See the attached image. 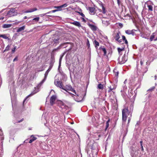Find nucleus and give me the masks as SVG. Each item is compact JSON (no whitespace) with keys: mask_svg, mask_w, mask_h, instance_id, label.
Here are the masks:
<instances>
[{"mask_svg":"<svg viewBox=\"0 0 157 157\" xmlns=\"http://www.w3.org/2000/svg\"><path fill=\"white\" fill-rule=\"evenodd\" d=\"M122 119L123 121L125 122L130 112H129L128 108H125L122 109Z\"/></svg>","mask_w":157,"mask_h":157,"instance_id":"obj_1","label":"nucleus"},{"mask_svg":"<svg viewBox=\"0 0 157 157\" xmlns=\"http://www.w3.org/2000/svg\"><path fill=\"white\" fill-rule=\"evenodd\" d=\"M52 67V66L51 65L49 67L48 69L46 71L45 75H44V79L37 86V88L39 89L40 87L41 86L43 83L45 82V81L47 77L48 74V72H49L51 69Z\"/></svg>","mask_w":157,"mask_h":157,"instance_id":"obj_2","label":"nucleus"},{"mask_svg":"<svg viewBox=\"0 0 157 157\" xmlns=\"http://www.w3.org/2000/svg\"><path fill=\"white\" fill-rule=\"evenodd\" d=\"M127 60V56L125 53L123 56L120 55L118 58V62L120 64L124 63Z\"/></svg>","mask_w":157,"mask_h":157,"instance_id":"obj_3","label":"nucleus"},{"mask_svg":"<svg viewBox=\"0 0 157 157\" xmlns=\"http://www.w3.org/2000/svg\"><path fill=\"white\" fill-rule=\"evenodd\" d=\"M72 94L74 96V99L76 101L79 102L82 100L83 96L82 94L76 93V94Z\"/></svg>","mask_w":157,"mask_h":157,"instance_id":"obj_4","label":"nucleus"},{"mask_svg":"<svg viewBox=\"0 0 157 157\" xmlns=\"http://www.w3.org/2000/svg\"><path fill=\"white\" fill-rule=\"evenodd\" d=\"M17 12L14 8L11 9L7 13V16L8 17L14 16L17 15Z\"/></svg>","mask_w":157,"mask_h":157,"instance_id":"obj_5","label":"nucleus"},{"mask_svg":"<svg viewBox=\"0 0 157 157\" xmlns=\"http://www.w3.org/2000/svg\"><path fill=\"white\" fill-rule=\"evenodd\" d=\"M62 89L65 90L67 92V90H70L73 92L75 94H76V92L75 90L72 88V86L70 85H68L66 86H63V89Z\"/></svg>","mask_w":157,"mask_h":157,"instance_id":"obj_6","label":"nucleus"},{"mask_svg":"<svg viewBox=\"0 0 157 157\" xmlns=\"http://www.w3.org/2000/svg\"><path fill=\"white\" fill-rule=\"evenodd\" d=\"M61 40L60 37L58 36H56L52 39V41L51 43V44L53 45L56 46L60 42Z\"/></svg>","mask_w":157,"mask_h":157,"instance_id":"obj_7","label":"nucleus"},{"mask_svg":"<svg viewBox=\"0 0 157 157\" xmlns=\"http://www.w3.org/2000/svg\"><path fill=\"white\" fill-rule=\"evenodd\" d=\"M54 84L57 87L63 89V85L62 82L59 81V79H56L54 81Z\"/></svg>","mask_w":157,"mask_h":157,"instance_id":"obj_8","label":"nucleus"},{"mask_svg":"<svg viewBox=\"0 0 157 157\" xmlns=\"http://www.w3.org/2000/svg\"><path fill=\"white\" fill-rule=\"evenodd\" d=\"M120 32H118L116 33H115L114 36V39L115 40L119 43H121L122 41V39H119L120 36Z\"/></svg>","mask_w":157,"mask_h":157,"instance_id":"obj_9","label":"nucleus"},{"mask_svg":"<svg viewBox=\"0 0 157 157\" xmlns=\"http://www.w3.org/2000/svg\"><path fill=\"white\" fill-rule=\"evenodd\" d=\"M116 86L112 84L111 86H108L109 90H108V92L109 93L111 91L113 92V90L115 89Z\"/></svg>","mask_w":157,"mask_h":157,"instance_id":"obj_10","label":"nucleus"},{"mask_svg":"<svg viewBox=\"0 0 157 157\" xmlns=\"http://www.w3.org/2000/svg\"><path fill=\"white\" fill-rule=\"evenodd\" d=\"M56 98V96L54 95H52L51 97L50 101V103L51 105H52L54 104Z\"/></svg>","mask_w":157,"mask_h":157,"instance_id":"obj_11","label":"nucleus"},{"mask_svg":"<svg viewBox=\"0 0 157 157\" xmlns=\"http://www.w3.org/2000/svg\"><path fill=\"white\" fill-rule=\"evenodd\" d=\"M86 9L87 10L89 11L90 14H94V10H95V8L94 7H89L86 8Z\"/></svg>","mask_w":157,"mask_h":157,"instance_id":"obj_12","label":"nucleus"},{"mask_svg":"<svg viewBox=\"0 0 157 157\" xmlns=\"http://www.w3.org/2000/svg\"><path fill=\"white\" fill-rule=\"evenodd\" d=\"M67 5L66 3L62 5L58 6H55L54 7L55 8H57L59 10V11L61 10V9L63 8L66 7L67 6Z\"/></svg>","mask_w":157,"mask_h":157,"instance_id":"obj_13","label":"nucleus"},{"mask_svg":"<svg viewBox=\"0 0 157 157\" xmlns=\"http://www.w3.org/2000/svg\"><path fill=\"white\" fill-rule=\"evenodd\" d=\"M71 23L79 27L81 26L80 23L78 21H74L73 22H71Z\"/></svg>","mask_w":157,"mask_h":157,"instance_id":"obj_14","label":"nucleus"},{"mask_svg":"<svg viewBox=\"0 0 157 157\" xmlns=\"http://www.w3.org/2000/svg\"><path fill=\"white\" fill-rule=\"evenodd\" d=\"M135 30H128L125 31V33L128 34H132L133 35H134V31Z\"/></svg>","mask_w":157,"mask_h":157,"instance_id":"obj_15","label":"nucleus"},{"mask_svg":"<svg viewBox=\"0 0 157 157\" xmlns=\"http://www.w3.org/2000/svg\"><path fill=\"white\" fill-rule=\"evenodd\" d=\"M89 27L93 31H96L97 30V28L95 25H91V24H89L88 25Z\"/></svg>","mask_w":157,"mask_h":157,"instance_id":"obj_16","label":"nucleus"},{"mask_svg":"<svg viewBox=\"0 0 157 157\" xmlns=\"http://www.w3.org/2000/svg\"><path fill=\"white\" fill-rule=\"evenodd\" d=\"M25 29V26H23L22 27H21L19 28H18L17 30V32L18 33L21 32L23 30H24Z\"/></svg>","mask_w":157,"mask_h":157,"instance_id":"obj_17","label":"nucleus"},{"mask_svg":"<svg viewBox=\"0 0 157 157\" xmlns=\"http://www.w3.org/2000/svg\"><path fill=\"white\" fill-rule=\"evenodd\" d=\"M31 139L30 140L29 143H32L35 140H36L37 138L34 136L33 135H32L31 136Z\"/></svg>","mask_w":157,"mask_h":157,"instance_id":"obj_18","label":"nucleus"},{"mask_svg":"<svg viewBox=\"0 0 157 157\" xmlns=\"http://www.w3.org/2000/svg\"><path fill=\"white\" fill-rule=\"evenodd\" d=\"M12 26L11 24H4L2 25V28H8L11 27Z\"/></svg>","mask_w":157,"mask_h":157,"instance_id":"obj_19","label":"nucleus"},{"mask_svg":"<svg viewBox=\"0 0 157 157\" xmlns=\"http://www.w3.org/2000/svg\"><path fill=\"white\" fill-rule=\"evenodd\" d=\"M37 10V9L36 8L32 9L29 10H27V11H25V13H31L33 12L34 11H36Z\"/></svg>","mask_w":157,"mask_h":157,"instance_id":"obj_20","label":"nucleus"},{"mask_svg":"<svg viewBox=\"0 0 157 157\" xmlns=\"http://www.w3.org/2000/svg\"><path fill=\"white\" fill-rule=\"evenodd\" d=\"M98 88L99 89L103 90L104 88L103 85L101 83L98 84Z\"/></svg>","mask_w":157,"mask_h":157,"instance_id":"obj_21","label":"nucleus"},{"mask_svg":"<svg viewBox=\"0 0 157 157\" xmlns=\"http://www.w3.org/2000/svg\"><path fill=\"white\" fill-rule=\"evenodd\" d=\"M124 48H117V50L118 51V52H119V54L120 55H121V52L124 50Z\"/></svg>","mask_w":157,"mask_h":157,"instance_id":"obj_22","label":"nucleus"},{"mask_svg":"<svg viewBox=\"0 0 157 157\" xmlns=\"http://www.w3.org/2000/svg\"><path fill=\"white\" fill-rule=\"evenodd\" d=\"M94 44L96 48L98 47L99 46V43L96 40H95L94 42Z\"/></svg>","mask_w":157,"mask_h":157,"instance_id":"obj_23","label":"nucleus"},{"mask_svg":"<svg viewBox=\"0 0 157 157\" xmlns=\"http://www.w3.org/2000/svg\"><path fill=\"white\" fill-rule=\"evenodd\" d=\"M148 10L149 11H153V6L151 5H147Z\"/></svg>","mask_w":157,"mask_h":157,"instance_id":"obj_24","label":"nucleus"},{"mask_svg":"<svg viewBox=\"0 0 157 157\" xmlns=\"http://www.w3.org/2000/svg\"><path fill=\"white\" fill-rule=\"evenodd\" d=\"M155 33H153L152 34L150 38V40L151 41H152L153 39L154 38L155 36Z\"/></svg>","mask_w":157,"mask_h":157,"instance_id":"obj_25","label":"nucleus"},{"mask_svg":"<svg viewBox=\"0 0 157 157\" xmlns=\"http://www.w3.org/2000/svg\"><path fill=\"white\" fill-rule=\"evenodd\" d=\"M122 40L124 41L125 43L126 44H127L128 43V42L127 40L126 39L125 36H124L123 35L122 36Z\"/></svg>","mask_w":157,"mask_h":157,"instance_id":"obj_26","label":"nucleus"},{"mask_svg":"<svg viewBox=\"0 0 157 157\" xmlns=\"http://www.w3.org/2000/svg\"><path fill=\"white\" fill-rule=\"evenodd\" d=\"M102 23L104 24L105 26H107L109 25V21H102Z\"/></svg>","mask_w":157,"mask_h":157,"instance_id":"obj_27","label":"nucleus"},{"mask_svg":"<svg viewBox=\"0 0 157 157\" xmlns=\"http://www.w3.org/2000/svg\"><path fill=\"white\" fill-rule=\"evenodd\" d=\"M38 91H34V92H32L31 94H29V95L25 99V100H26V99L27 98L29 97V96H30L32 95H33V94H35L37 92H38Z\"/></svg>","mask_w":157,"mask_h":157,"instance_id":"obj_28","label":"nucleus"},{"mask_svg":"<svg viewBox=\"0 0 157 157\" xmlns=\"http://www.w3.org/2000/svg\"><path fill=\"white\" fill-rule=\"evenodd\" d=\"M40 19V18L39 17H37L33 18L32 20V21L33 22H37Z\"/></svg>","mask_w":157,"mask_h":157,"instance_id":"obj_29","label":"nucleus"},{"mask_svg":"<svg viewBox=\"0 0 157 157\" xmlns=\"http://www.w3.org/2000/svg\"><path fill=\"white\" fill-rule=\"evenodd\" d=\"M0 37H2L5 39H8V37L5 34L1 35H0Z\"/></svg>","mask_w":157,"mask_h":157,"instance_id":"obj_30","label":"nucleus"},{"mask_svg":"<svg viewBox=\"0 0 157 157\" xmlns=\"http://www.w3.org/2000/svg\"><path fill=\"white\" fill-rule=\"evenodd\" d=\"M102 13L104 14H105L106 13V11L105 7L102 6Z\"/></svg>","mask_w":157,"mask_h":157,"instance_id":"obj_31","label":"nucleus"},{"mask_svg":"<svg viewBox=\"0 0 157 157\" xmlns=\"http://www.w3.org/2000/svg\"><path fill=\"white\" fill-rule=\"evenodd\" d=\"M102 50L104 52V55L105 56L106 54V52L105 49V48H102Z\"/></svg>","mask_w":157,"mask_h":157,"instance_id":"obj_32","label":"nucleus"},{"mask_svg":"<svg viewBox=\"0 0 157 157\" xmlns=\"http://www.w3.org/2000/svg\"><path fill=\"white\" fill-rule=\"evenodd\" d=\"M67 43H63V44H60L58 48H57V49H59L63 47V46L65 44H67Z\"/></svg>","mask_w":157,"mask_h":157,"instance_id":"obj_33","label":"nucleus"},{"mask_svg":"<svg viewBox=\"0 0 157 157\" xmlns=\"http://www.w3.org/2000/svg\"><path fill=\"white\" fill-rule=\"evenodd\" d=\"M58 11H59V10H52L48 12V13H54Z\"/></svg>","mask_w":157,"mask_h":157,"instance_id":"obj_34","label":"nucleus"},{"mask_svg":"<svg viewBox=\"0 0 157 157\" xmlns=\"http://www.w3.org/2000/svg\"><path fill=\"white\" fill-rule=\"evenodd\" d=\"M77 12L79 13V14L82 17H85V15L82 13L81 12Z\"/></svg>","mask_w":157,"mask_h":157,"instance_id":"obj_35","label":"nucleus"},{"mask_svg":"<svg viewBox=\"0 0 157 157\" xmlns=\"http://www.w3.org/2000/svg\"><path fill=\"white\" fill-rule=\"evenodd\" d=\"M154 89H155V87L153 86V87H151V88H150L148 90V91H153L154 90Z\"/></svg>","mask_w":157,"mask_h":157,"instance_id":"obj_36","label":"nucleus"},{"mask_svg":"<svg viewBox=\"0 0 157 157\" xmlns=\"http://www.w3.org/2000/svg\"><path fill=\"white\" fill-rule=\"evenodd\" d=\"M10 46L9 45H8L6 48L5 49L4 51V52L8 51L10 48Z\"/></svg>","mask_w":157,"mask_h":157,"instance_id":"obj_37","label":"nucleus"},{"mask_svg":"<svg viewBox=\"0 0 157 157\" xmlns=\"http://www.w3.org/2000/svg\"><path fill=\"white\" fill-rule=\"evenodd\" d=\"M133 92L132 90H131L129 92V95L131 97V95H132V93Z\"/></svg>","mask_w":157,"mask_h":157,"instance_id":"obj_38","label":"nucleus"},{"mask_svg":"<svg viewBox=\"0 0 157 157\" xmlns=\"http://www.w3.org/2000/svg\"><path fill=\"white\" fill-rule=\"evenodd\" d=\"M118 74L119 72L118 71L115 73V75L117 78L118 77Z\"/></svg>","mask_w":157,"mask_h":157,"instance_id":"obj_39","label":"nucleus"},{"mask_svg":"<svg viewBox=\"0 0 157 157\" xmlns=\"http://www.w3.org/2000/svg\"><path fill=\"white\" fill-rule=\"evenodd\" d=\"M87 45L88 47H89L90 46V44L89 41L88 39H87Z\"/></svg>","mask_w":157,"mask_h":157,"instance_id":"obj_40","label":"nucleus"},{"mask_svg":"<svg viewBox=\"0 0 157 157\" xmlns=\"http://www.w3.org/2000/svg\"><path fill=\"white\" fill-rule=\"evenodd\" d=\"M35 75H36V73H35L34 74V76L33 77H32V76H31V77H30L31 79H32V80L34 78Z\"/></svg>","mask_w":157,"mask_h":157,"instance_id":"obj_41","label":"nucleus"},{"mask_svg":"<svg viewBox=\"0 0 157 157\" xmlns=\"http://www.w3.org/2000/svg\"><path fill=\"white\" fill-rule=\"evenodd\" d=\"M15 49H16L15 47H14L13 49H12V53H14V52L15 51Z\"/></svg>","mask_w":157,"mask_h":157,"instance_id":"obj_42","label":"nucleus"},{"mask_svg":"<svg viewBox=\"0 0 157 157\" xmlns=\"http://www.w3.org/2000/svg\"><path fill=\"white\" fill-rule=\"evenodd\" d=\"M2 131L1 129L0 128V136H2Z\"/></svg>","mask_w":157,"mask_h":157,"instance_id":"obj_43","label":"nucleus"},{"mask_svg":"<svg viewBox=\"0 0 157 157\" xmlns=\"http://www.w3.org/2000/svg\"><path fill=\"white\" fill-rule=\"evenodd\" d=\"M17 60V57H16L13 60V62H15Z\"/></svg>","mask_w":157,"mask_h":157,"instance_id":"obj_44","label":"nucleus"},{"mask_svg":"<svg viewBox=\"0 0 157 157\" xmlns=\"http://www.w3.org/2000/svg\"><path fill=\"white\" fill-rule=\"evenodd\" d=\"M106 128H107L109 127V123H108V121H107L106 122Z\"/></svg>","mask_w":157,"mask_h":157,"instance_id":"obj_45","label":"nucleus"},{"mask_svg":"<svg viewBox=\"0 0 157 157\" xmlns=\"http://www.w3.org/2000/svg\"><path fill=\"white\" fill-rule=\"evenodd\" d=\"M61 59H62V57H61L59 60V65H60L61 64Z\"/></svg>","mask_w":157,"mask_h":157,"instance_id":"obj_46","label":"nucleus"},{"mask_svg":"<svg viewBox=\"0 0 157 157\" xmlns=\"http://www.w3.org/2000/svg\"><path fill=\"white\" fill-rule=\"evenodd\" d=\"M48 12H47V13H45L42 14H41L40 15H41V16H44V15H46V14H48Z\"/></svg>","mask_w":157,"mask_h":157,"instance_id":"obj_47","label":"nucleus"},{"mask_svg":"<svg viewBox=\"0 0 157 157\" xmlns=\"http://www.w3.org/2000/svg\"><path fill=\"white\" fill-rule=\"evenodd\" d=\"M140 63L141 65H142L143 64V62L142 60H141L140 61Z\"/></svg>","mask_w":157,"mask_h":157,"instance_id":"obj_48","label":"nucleus"},{"mask_svg":"<svg viewBox=\"0 0 157 157\" xmlns=\"http://www.w3.org/2000/svg\"><path fill=\"white\" fill-rule=\"evenodd\" d=\"M117 0V3L118 4V5H119L120 3V0Z\"/></svg>","mask_w":157,"mask_h":157,"instance_id":"obj_49","label":"nucleus"},{"mask_svg":"<svg viewBox=\"0 0 157 157\" xmlns=\"http://www.w3.org/2000/svg\"><path fill=\"white\" fill-rule=\"evenodd\" d=\"M131 120V118L130 117H128V123Z\"/></svg>","mask_w":157,"mask_h":157,"instance_id":"obj_50","label":"nucleus"},{"mask_svg":"<svg viewBox=\"0 0 157 157\" xmlns=\"http://www.w3.org/2000/svg\"><path fill=\"white\" fill-rule=\"evenodd\" d=\"M119 25L120 26H121V27H122V26H123L122 24L121 23L119 24Z\"/></svg>","mask_w":157,"mask_h":157,"instance_id":"obj_51","label":"nucleus"},{"mask_svg":"<svg viewBox=\"0 0 157 157\" xmlns=\"http://www.w3.org/2000/svg\"><path fill=\"white\" fill-rule=\"evenodd\" d=\"M141 147L142 150V151H143L144 148H143V146L142 145H141Z\"/></svg>","mask_w":157,"mask_h":157,"instance_id":"obj_52","label":"nucleus"},{"mask_svg":"<svg viewBox=\"0 0 157 157\" xmlns=\"http://www.w3.org/2000/svg\"><path fill=\"white\" fill-rule=\"evenodd\" d=\"M140 145H142V141H140Z\"/></svg>","mask_w":157,"mask_h":157,"instance_id":"obj_53","label":"nucleus"},{"mask_svg":"<svg viewBox=\"0 0 157 157\" xmlns=\"http://www.w3.org/2000/svg\"><path fill=\"white\" fill-rule=\"evenodd\" d=\"M27 18V17L26 16H25L24 17V19H26Z\"/></svg>","mask_w":157,"mask_h":157,"instance_id":"obj_54","label":"nucleus"},{"mask_svg":"<svg viewBox=\"0 0 157 157\" xmlns=\"http://www.w3.org/2000/svg\"><path fill=\"white\" fill-rule=\"evenodd\" d=\"M4 17H1L0 18V20H3V19Z\"/></svg>","mask_w":157,"mask_h":157,"instance_id":"obj_55","label":"nucleus"},{"mask_svg":"<svg viewBox=\"0 0 157 157\" xmlns=\"http://www.w3.org/2000/svg\"><path fill=\"white\" fill-rule=\"evenodd\" d=\"M127 81V79H126V80L124 81V83H126V82Z\"/></svg>","mask_w":157,"mask_h":157,"instance_id":"obj_56","label":"nucleus"},{"mask_svg":"<svg viewBox=\"0 0 157 157\" xmlns=\"http://www.w3.org/2000/svg\"><path fill=\"white\" fill-rule=\"evenodd\" d=\"M68 92V93H69L70 94H71L72 95V96H73V95L72 94H71V93H70V92Z\"/></svg>","mask_w":157,"mask_h":157,"instance_id":"obj_57","label":"nucleus"},{"mask_svg":"<svg viewBox=\"0 0 157 157\" xmlns=\"http://www.w3.org/2000/svg\"><path fill=\"white\" fill-rule=\"evenodd\" d=\"M22 121V120H21V121H18V122H20Z\"/></svg>","mask_w":157,"mask_h":157,"instance_id":"obj_58","label":"nucleus"},{"mask_svg":"<svg viewBox=\"0 0 157 157\" xmlns=\"http://www.w3.org/2000/svg\"><path fill=\"white\" fill-rule=\"evenodd\" d=\"M82 20L83 21H85V19L83 18H82Z\"/></svg>","mask_w":157,"mask_h":157,"instance_id":"obj_59","label":"nucleus"},{"mask_svg":"<svg viewBox=\"0 0 157 157\" xmlns=\"http://www.w3.org/2000/svg\"><path fill=\"white\" fill-rule=\"evenodd\" d=\"M157 40V37L156 38V39H154V40H155V41H156V40Z\"/></svg>","mask_w":157,"mask_h":157,"instance_id":"obj_60","label":"nucleus"},{"mask_svg":"<svg viewBox=\"0 0 157 157\" xmlns=\"http://www.w3.org/2000/svg\"><path fill=\"white\" fill-rule=\"evenodd\" d=\"M48 16H49V17H52V16L50 15H48Z\"/></svg>","mask_w":157,"mask_h":157,"instance_id":"obj_61","label":"nucleus"},{"mask_svg":"<svg viewBox=\"0 0 157 157\" xmlns=\"http://www.w3.org/2000/svg\"><path fill=\"white\" fill-rule=\"evenodd\" d=\"M61 103H62V104H63V105H62V106H63V105H63V103L61 102Z\"/></svg>","mask_w":157,"mask_h":157,"instance_id":"obj_62","label":"nucleus"},{"mask_svg":"<svg viewBox=\"0 0 157 157\" xmlns=\"http://www.w3.org/2000/svg\"><path fill=\"white\" fill-rule=\"evenodd\" d=\"M21 22V21H19V22H18V23H20Z\"/></svg>","mask_w":157,"mask_h":157,"instance_id":"obj_63","label":"nucleus"},{"mask_svg":"<svg viewBox=\"0 0 157 157\" xmlns=\"http://www.w3.org/2000/svg\"><path fill=\"white\" fill-rule=\"evenodd\" d=\"M60 65H59V67L60 66Z\"/></svg>","mask_w":157,"mask_h":157,"instance_id":"obj_64","label":"nucleus"}]
</instances>
